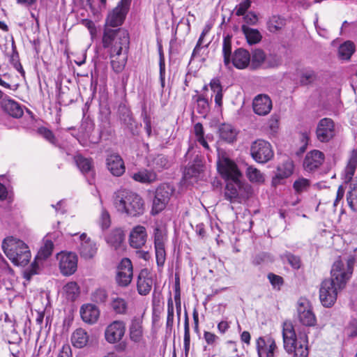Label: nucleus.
Returning <instances> with one entry per match:
<instances>
[{"instance_id":"1","label":"nucleus","mask_w":357,"mask_h":357,"mask_svg":"<svg viewBox=\"0 0 357 357\" xmlns=\"http://www.w3.org/2000/svg\"><path fill=\"white\" fill-rule=\"evenodd\" d=\"M355 258L350 257L347 260V266L341 259L335 261L331 269V278L324 280L319 289V298L326 307L333 306L338 293L345 287L354 268Z\"/></svg>"},{"instance_id":"2","label":"nucleus","mask_w":357,"mask_h":357,"mask_svg":"<svg viewBox=\"0 0 357 357\" xmlns=\"http://www.w3.org/2000/svg\"><path fill=\"white\" fill-rule=\"evenodd\" d=\"M130 38L126 30L111 31L106 29L102 34V45L107 49L113 70L119 73L123 71L127 61L126 52L128 49Z\"/></svg>"},{"instance_id":"3","label":"nucleus","mask_w":357,"mask_h":357,"mask_svg":"<svg viewBox=\"0 0 357 357\" xmlns=\"http://www.w3.org/2000/svg\"><path fill=\"white\" fill-rule=\"evenodd\" d=\"M112 204L118 213L129 217H139L144 212L143 199L127 189H120L114 192Z\"/></svg>"},{"instance_id":"4","label":"nucleus","mask_w":357,"mask_h":357,"mask_svg":"<svg viewBox=\"0 0 357 357\" xmlns=\"http://www.w3.org/2000/svg\"><path fill=\"white\" fill-rule=\"evenodd\" d=\"M282 337L284 349L289 354H294L293 357H307V335H299L297 338L294 326L291 321L287 320L282 324Z\"/></svg>"},{"instance_id":"5","label":"nucleus","mask_w":357,"mask_h":357,"mask_svg":"<svg viewBox=\"0 0 357 357\" xmlns=\"http://www.w3.org/2000/svg\"><path fill=\"white\" fill-rule=\"evenodd\" d=\"M2 248L7 257L16 266H26L30 261L31 252L22 241L9 236L3 239Z\"/></svg>"},{"instance_id":"6","label":"nucleus","mask_w":357,"mask_h":357,"mask_svg":"<svg viewBox=\"0 0 357 357\" xmlns=\"http://www.w3.org/2000/svg\"><path fill=\"white\" fill-rule=\"evenodd\" d=\"M222 55L224 64L227 68H231L232 64L238 69H244L250 63V54L245 49L238 48L231 55V37L229 36L223 38Z\"/></svg>"},{"instance_id":"7","label":"nucleus","mask_w":357,"mask_h":357,"mask_svg":"<svg viewBox=\"0 0 357 357\" xmlns=\"http://www.w3.org/2000/svg\"><path fill=\"white\" fill-rule=\"evenodd\" d=\"M242 177H237L227 181L225 190V199L231 202H238L241 199H248L252 193L251 186L241 180Z\"/></svg>"},{"instance_id":"8","label":"nucleus","mask_w":357,"mask_h":357,"mask_svg":"<svg viewBox=\"0 0 357 357\" xmlns=\"http://www.w3.org/2000/svg\"><path fill=\"white\" fill-rule=\"evenodd\" d=\"M250 155L257 162L266 163L273 158L274 153L269 142L257 139L251 144Z\"/></svg>"},{"instance_id":"9","label":"nucleus","mask_w":357,"mask_h":357,"mask_svg":"<svg viewBox=\"0 0 357 357\" xmlns=\"http://www.w3.org/2000/svg\"><path fill=\"white\" fill-rule=\"evenodd\" d=\"M154 248L156 264L159 269H162L166 261L165 245L167 241V235L165 230L156 227L154 229Z\"/></svg>"},{"instance_id":"10","label":"nucleus","mask_w":357,"mask_h":357,"mask_svg":"<svg viewBox=\"0 0 357 357\" xmlns=\"http://www.w3.org/2000/svg\"><path fill=\"white\" fill-rule=\"evenodd\" d=\"M128 12V3L122 0L118 6L109 12L105 20L103 31L107 29L111 31L125 30L124 29H112V27H117L121 26L126 17Z\"/></svg>"},{"instance_id":"11","label":"nucleus","mask_w":357,"mask_h":357,"mask_svg":"<svg viewBox=\"0 0 357 357\" xmlns=\"http://www.w3.org/2000/svg\"><path fill=\"white\" fill-rule=\"evenodd\" d=\"M217 169L226 181L237 177H242L236 164L225 154L219 155L217 161Z\"/></svg>"},{"instance_id":"12","label":"nucleus","mask_w":357,"mask_h":357,"mask_svg":"<svg viewBox=\"0 0 357 357\" xmlns=\"http://www.w3.org/2000/svg\"><path fill=\"white\" fill-rule=\"evenodd\" d=\"M173 192V188L167 183L161 184L157 188L153 201V214H158L165 209Z\"/></svg>"},{"instance_id":"13","label":"nucleus","mask_w":357,"mask_h":357,"mask_svg":"<svg viewBox=\"0 0 357 357\" xmlns=\"http://www.w3.org/2000/svg\"><path fill=\"white\" fill-rule=\"evenodd\" d=\"M133 276L131 261L128 258L123 259L117 267L116 282L119 286L125 287L130 284Z\"/></svg>"},{"instance_id":"14","label":"nucleus","mask_w":357,"mask_h":357,"mask_svg":"<svg viewBox=\"0 0 357 357\" xmlns=\"http://www.w3.org/2000/svg\"><path fill=\"white\" fill-rule=\"evenodd\" d=\"M335 135L334 121L329 118L321 119L317 126L316 136L321 142H328Z\"/></svg>"},{"instance_id":"15","label":"nucleus","mask_w":357,"mask_h":357,"mask_svg":"<svg viewBox=\"0 0 357 357\" xmlns=\"http://www.w3.org/2000/svg\"><path fill=\"white\" fill-rule=\"evenodd\" d=\"M61 273L63 275H71L77 268V257L73 252H61L57 256Z\"/></svg>"},{"instance_id":"16","label":"nucleus","mask_w":357,"mask_h":357,"mask_svg":"<svg viewBox=\"0 0 357 357\" xmlns=\"http://www.w3.org/2000/svg\"><path fill=\"white\" fill-rule=\"evenodd\" d=\"M298 317L299 321L304 326H312L316 324V317L311 310L308 301L300 299L298 302Z\"/></svg>"},{"instance_id":"17","label":"nucleus","mask_w":357,"mask_h":357,"mask_svg":"<svg viewBox=\"0 0 357 357\" xmlns=\"http://www.w3.org/2000/svg\"><path fill=\"white\" fill-rule=\"evenodd\" d=\"M126 331V324L123 321H112L105 331L106 340L109 343L119 342L123 337Z\"/></svg>"},{"instance_id":"18","label":"nucleus","mask_w":357,"mask_h":357,"mask_svg":"<svg viewBox=\"0 0 357 357\" xmlns=\"http://www.w3.org/2000/svg\"><path fill=\"white\" fill-rule=\"evenodd\" d=\"M256 347L259 357L266 354V357H275L278 347L275 340L271 336L259 337L256 341Z\"/></svg>"},{"instance_id":"19","label":"nucleus","mask_w":357,"mask_h":357,"mask_svg":"<svg viewBox=\"0 0 357 357\" xmlns=\"http://www.w3.org/2000/svg\"><path fill=\"white\" fill-rule=\"evenodd\" d=\"M325 160V155L319 150H312L307 153L303 160V168L311 172L319 169Z\"/></svg>"},{"instance_id":"20","label":"nucleus","mask_w":357,"mask_h":357,"mask_svg":"<svg viewBox=\"0 0 357 357\" xmlns=\"http://www.w3.org/2000/svg\"><path fill=\"white\" fill-rule=\"evenodd\" d=\"M153 276L150 271L147 268H143L140 271L137 281V290L139 294L142 296L148 295L153 286Z\"/></svg>"},{"instance_id":"21","label":"nucleus","mask_w":357,"mask_h":357,"mask_svg":"<svg viewBox=\"0 0 357 357\" xmlns=\"http://www.w3.org/2000/svg\"><path fill=\"white\" fill-rule=\"evenodd\" d=\"M1 107L5 113L13 118L20 119L24 114L22 105L7 96L4 95L3 97V100L1 101Z\"/></svg>"},{"instance_id":"22","label":"nucleus","mask_w":357,"mask_h":357,"mask_svg":"<svg viewBox=\"0 0 357 357\" xmlns=\"http://www.w3.org/2000/svg\"><path fill=\"white\" fill-rule=\"evenodd\" d=\"M147 233L146 228L141 225L132 228L129 236V243L132 248H142L146 243Z\"/></svg>"},{"instance_id":"23","label":"nucleus","mask_w":357,"mask_h":357,"mask_svg":"<svg viewBox=\"0 0 357 357\" xmlns=\"http://www.w3.org/2000/svg\"><path fill=\"white\" fill-rule=\"evenodd\" d=\"M108 170L115 176H121L126 170L122 158L116 153H110L106 159Z\"/></svg>"},{"instance_id":"24","label":"nucleus","mask_w":357,"mask_h":357,"mask_svg":"<svg viewBox=\"0 0 357 357\" xmlns=\"http://www.w3.org/2000/svg\"><path fill=\"white\" fill-rule=\"evenodd\" d=\"M252 107L255 114L259 116H265L272 109V101L267 95L260 94L253 100Z\"/></svg>"},{"instance_id":"25","label":"nucleus","mask_w":357,"mask_h":357,"mask_svg":"<svg viewBox=\"0 0 357 357\" xmlns=\"http://www.w3.org/2000/svg\"><path fill=\"white\" fill-rule=\"evenodd\" d=\"M294 162L291 160H287L277 168V173L273 178L272 183L276 186L282 183V181L289 178L294 172Z\"/></svg>"},{"instance_id":"26","label":"nucleus","mask_w":357,"mask_h":357,"mask_svg":"<svg viewBox=\"0 0 357 357\" xmlns=\"http://www.w3.org/2000/svg\"><path fill=\"white\" fill-rule=\"evenodd\" d=\"M80 245L79 253L85 259L92 258L96 253L97 247L90 238L87 237L85 233L82 234L79 237Z\"/></svg>"},{"instance_id":"27","label":"nucleus","mask_w":357,"mask_h":357,"mask_svg":"<svg viewBox=\"0 0 357 357\" xmlns=\"http://www.w3.org/2000/svg\"><path fill=\"white\" fill-rule=\"evenodd\" d=\"M143 317L134 316L129 325V335L132 341L139 342L143 337Z\"/></svg>"},{"instance_id":"28","label":"nucleus","mask_w":357,"mask_h":357,"mask_svg":"<svg viewBox=\"0 0 357 357\" xmlns=\"http://www.w3.org/2000/svg\"><path fill=\"white\" fill-rule=\"evenodd\" d=\"M82 320L88 324H94L97 321L100 312L98 308L92 304L84 305L80 309Z\"/></svg>"},{"instance_id":"29","label":"nucleus","mask_w":357,"mask_h":357,"mask_svg":"<svg viewBox=\"0 0 357 357\" xmlns=\"http://www.w3.org/2000/svg\"><path fill=\"white\" fill-rule=\"evenodd\" d=\"M125 234L122 229L116 228L106 236V241L111 247L116 250L123 242Z\"/></svg>"},{"instance_id":"30","label":"nucleus","mask_w":357,"mask_h":357,"mask_svg":"<svg viewBox=\"0 0 357 357\" xmlns=\"http://www.w3.org/2000/svg\"><path fill=\"white\" fill-rule=\"evenodd\" d=\"M75 162L83 174L93 175V160L91 158H86L81 155H75Z\"/></svg>"},{"instance_id":"31","label":"nucleus","mask_w":357,"mask_h":357,"mask_svg":"<svg viewBox=\"0 0 357 357\" xmlns=\"http://www.w3.org/2000/svg\"><path fill=\"white\" fill-rule=\"evenodd\" d=\"M89 341V335L85 330L79 328L76 329L72 334V344L77 348L81 349L84 347Z\"/></svg>"},{"instance_id":"32","label":"nucleus","mask_w":357,"mask_h":357,"mask_svg":"<svg viewBox=\"0 0 357 357\" xmlns=\"http://www.w3.org/2000/svg\"><path fill=\"white\" fill-rule=\"evenodd\" d=\"M149 165L155 171L162 172L168 169L171 166V163L167 156L158 154L149 161Z\"/></svg>"},{"instance_id":"33","label":"nucleus","mask_w":357,"mask_h":357,"mask_svg":"<svg viewBox=\"0 0 357 357\" xmlns=\"http://www.w3.org/2000/svg\"><path fill=\"white\" fill-rule=\"evenodd\" d=\"M286 25V19L280 15H273L267 21L268 30L271 33H276L282 30Z\"/></svg>"},{"instance_id":"34","label":"nucleus","mask_w":357,"mask_h":357,"mask_svg":"<svg viewBox=\"0 0 357 357\" xmlns=\"http://www.w3.org/2000/svg\"><path fill=\"white\" fill-rule=\"evenodd\" d=\"M241 30L245 36L247 42L250 45L257 44L260 42L262 38L261 34L256 29H252L243 24L241 26Z\"/></svg>"},{"instance_id":"35","label":"nucleus","mask_w":357,"mask_h":357,"mask_svg":"<svg viewBox=\"0 0 357 357\" xmlns=\"http://www.w3.org/2000/svg\"><path fill=\"white\" fill-rule=\"evenodd\" d=\"M132 178L138 182L151 183L157 180V174L153 170L143 169L135 173Z\"/></svg>"},{"instance_id":"36","label":"nucleus","mask_w":357,"mask_h":357,"mask_svg":"<svg viewBox=\"0 0 357 357\" xmlns=\"http://www.w3.org/2000/svg\"><path fill=\"white\" fill-rule=\"evenodd\" d=\"M219 134L221 139L232 142L236 139L237 132L230 124L223 123L220 126Z\"/></svg>"},{"instance_id":"37","label":"nucleus","mask_w":357,"mask_h":357,"mask_svg":"<svg viewBox=\"0 0 357 357\" xmlns=\"http://www.w3.org/2000/svg\"><path fill=\"white\" fill-rule=\"evenodd\" d=\"M357 165V151H353L352 155L349 161L344 169V179L345 182H350L355 173Z\"/></svg>"},{"instance_id":"38","label":"nucleus","mask_w":357,"mask_h":357,"mask_svg":"<svg viewBox=\"0 0 357 357\" xmlns=\"http://www.w3.org/2000/svg\"><path fill=\"white\" fill-rule=\"evenodd\" d=\"M118 114L119 118L123 124L126 126H131L132 124L133 119L130 108L126 103L121 102L118 107Z\"/></svg>"},{"instance_id":"39","label":"nucleus","mask_w":357,"mask_h":357,"mask_svg":"<svg viewBox=\"0 0 357 357\" xmlns=\"http://www.w3.org/2000/svg\"><path fill=\"white\" fill-rule=\"evenodd\" d=\"M63 290L66 298L71 301H75L79 295V287L75 282H68L63 287Z\"/></svg>"},{"instance_id":"40","label":"nucleus","mask_w":357,"mask_h":357,"mask_svg":"<svg viewBox=\"0 0 357 357\" xmlns=\"http://www.w3.org/2000/svg\"><path fill=\"white\" fill-rule=\"evenodd\" d=\"M264 52L260 49H256L252 52V56L250 55V64L252 69H257L261 67L266 59Z\"/></svg>"},{"instance_id":"41","label":"nucleus","mask_w":357,"mask_h":357,"mask_svg":"<svg viewBox=\"0 0 357 357\" xmlns=\"http://www.w3.org/2000/svg\"><path fill=\"white\" fill-rule=\"evenodd\" d=\"M347 201L349 208L357 212V181L350 185V190L347 194Z\"/></svg>"},{"instance_id":"42","label":"nucleus","mask_w":357,"mask_h":357,"mask_svg":"<svg viewBox=\"0 0 357 357\" xmlns=\"http://www.w3.org/2000/svg\"><path fill=\"white\" fill-rule=\"evenodd\" d=\"M54 243L51 240L45 239L43 241V245L39 250L36 259H45L49 257L52 252Z\"/></svg>"},{"instance_id":"43","label":"nucleus","mask_w":357,"mask_h":357,"mask_svg":"<svg viewBox=\"0 0 357 357\" xmlns=\"http://www.w3.org/2000/svg\"><path fill=\"white\" fill-rule=\"evenodd\" d=\"M355 47L353 43L347 41L342 44L338 50L339 56L342 59H349L354 52Z\"/></svg>"},{"instance_id":"44","label":"nucleus","mask_w":357,"mask_h":357,"mask_svg":"<svg viewBox=\"0 0 357 357\" xmlns=\"http://www.w3.org/2000/svg\"><path fill=\"white\" fill-rule=\"evenodd\" d=\"M246 175L252 183H263L264 181V174L258 169L252 166L247 168Z\"/></svg>"},{"instance_id":"45","label":"nucleus","mask_w":357,"mask_h":357,"mask_svg":"<svg viewBox=\"0 0 357 357\" xmlns=\"http://www.w3.org/2000/svg\"><path fill=\"white\" fill-rule=\"evenodd\" d=\"M112 307L116 314H125L128 310V303L125 299L117 297L111 303Z\"/></svg>"},{"instance_id":"46","label":"nucleus","mask_w":357,"mask_h":357,"mask_svg":"<svg viewBox=\"0 0 357 357\" xmlns=\"http://www.w3.org/2000/svg\"><path fill=\"white\" fill-rule=\"evenodd\" d=\"M281 259L287 260L289 264L294 269H299L301 266V260L300 257L293 255L292 253L286 251L284 253L281 255Z\"/></svg>"},{"instance_id":"47","label":"nucleus","mask_w":357,"mask_h":357,"mask_svg":"<svg viewBox=\"0 0 357 357\" xmlns=\"http://www.w3.org/2000/svg\"><path fill=\"white\" fill-rule=\"evenodd\" d=\"M190 326H189V319L187 312L185 313V319H184V337H183V344H184V351L185 354L187 356L188 355L190 351Z\"/></svg>"},{"instance_id":"48","label":"nucleus","mask_w":357,"mask_h":357,"mask_svg":"<svg viewBox=\"0 0 357 357\" xmlns=\"http://www.w3.org/2000/svg\"><path fill=\"white\" fill-rule=\"evenodd\" d=\"M141 116L144 123V129L146 132L147 135L150 137L151 135V116L148 114L147 108L145 103H144L142 107Z\"/></svg>"},{"instance_id":"49","label":"nucleus","mask_w":357,"mask_h":357,"mask_svg":"<svg viewBox=\"0 0 357 357\" xmlns=\"http://www.w3.org/2000/svg\"><path fill=\"white\" fill-rule=\"evenodd\" d=\"M317 78L315 72L312 70H305L302 72L300 82L302 85H307L313 82Z\"/></svg>"},{"instance_id":"50","label":"nucleus","mask_w":357,"mask_h":357,"mask_svg":"<svg viewBox=\"0 0 357 357\" xmlns=\"http://www.w3.org/2000/svg\"><path fill=\"white\" fill-rule=\"evenodd\" d=\"M202 171V166L199 165H192L187 167L184 170V177L188 179L192 177H197Z\"/></svg>"},{"instance_id":"51","label":"nucleus","mask_w":357,"mask_h":357,"mask_svg":"<svg viewBox=\"0 0 357 357\" xmlns=\"http://www.w3.org/2000/svg\"><path fill=\"white\" fill-rule=\"evenodd\" d=\"M98 223L102 230H105L110 227V225H111L110 215H109V212L104 208L101 211Z\"/></svg>"},{"instance_id":"52","label":"nucleus","mask_w":357,"mask_h":357,"mask_svg":"<svg viewBox=\"0 0 357 357\" xmlns=\"http://www.w3.org/2000/svg\"><path fill=\"white\" fill-rule=\"evenodd\" d=\"M252 1L250 0H244L237 5L235 8V14L236 16L245 15L247 10L250 8Z\"/></svg>"},{"instance_id":"53","label":"nucleus","mask_w":357,"mask_h":357,"mask_svg":"<svg viewBox=\"0 0 357 357\" xmlns=\"http://www.w3.org/2000/svg\"><path fill=\"white\" fill-rule=\"evenodd\" d=\"M91 296L94 302L104 303L107 298V294L104 289H98L92 294Z\"/></svg>"},{"instance_id":"54","label":"nucleus","mask_w":357,"mask_h":357,"mask_svg":"<svg viewBox=\"0 0 357 357\" xmlns=\"http://www.w3.org/2000/svg\"><path fill=\"white\" fill-rule=\"evenodd\" d=\"M310 186V181L305 178H299L294 181L293 187L296 192H301Z\"/></svg>"},{"instance_id":"55","label":"nucleus","mask_w":357,"mask_h":357,"mask_svg":"<svg viewBox=\"0 0 357 357\" xmlns=\"http://www.w3.org/2000/svg\"><path fill=\"white\" fill-rule=\"evenodd\" d=\"M238 349L235 342L227 341L225 347V357H238L237 354Z\"/></svg>"},{"instance_id":"56","label":"nucleus","mask_w":357,"mask_h":357,"mask_svg":"<svg viewBox=\"0 0 357 357\" xmlns=\"http://www.w3.org/2000/svg\"><path fill=\"white\" fill-rule=\"evenodd\" d=\"M159 67H160V80L161 86H165V63L164 54L161 50H160V59H159Z\"/></svg>"},{"instance_id":"57","label":"nucleus","mask_w":357,"mask_h":357,"mask_svg":"<svg viewBox=\"0 0 357 357\" xmlns=\"http://www.w3.org/2000/svg\"><path fill=\"white\" fill-rule=\"evenodd\" d=\"M268 279L269 280L271 285L274 288L278 287V289H280V287L284 283V280L281 276L272 273L268 274Z\"/></svg>"},{"instance_id":"58","label":"nucleus","mask_w":357,"mask_h":357,"mask_svg":"<svg viewBox=\"0 0 357 357\" xmlns=\"http://www.w3.org/2000/svg\"><path fill=\"white\" fill-rule=\"evenodd\" d=\"M174 322V305L172 298L170 297L167 301V326L172 327Z\"/></svg>"},{"instance_id":"59","label":"nucleus","mask_w":357,"mask_h":357,"mask_svg":"<svg viewBox=\"0 0 357 357\" xmlns=\"http://www.w3.org/2000/svg\"><path fill=\"white\" fill-rule=\"evenodd\" d=\"M82 24L86 27L90 33L91 38H93L96 36L97 29L94 22L89 19H84L82 20Z\"/></svg>"},{"instance_id":"60","label":"nucleus","mask_w":357,"mask_h":357,"mask_svg":"<svg viewBox=\"0 0 357 357\" xmlns=\"http://www.w3.org/2000/svg\"><path fill=\"white\" fill-rule=\"evenodd\" d=\"M86 1L87 3V5L89 6L91 11L93 13H97L98 11V10H101L102 9H105L106 8L107 0H98L99 3H98V6H96L94 3L93 0H86Z\"/></svg>"},{"instance_id":"61","label":"nucleus","mask_w":357,"mask_h":357,"mask_svg":"<svg viewBox=\"0 0 357 357\" xmlns=\"http://www.w3.org/2000/svg\"><path fill=\"white\" fill-rule=\"evenodd\" d=\"M280 63V59L275 55H269L264 62L266 68H273L278 66Z\"/></svg>"},{"instance_id":"62","label":"nucleus","mask_w":357,"mask_h":357,"mask_svg":"<svg viewBox=\"0 0 357 357\" xmlns=\"http://www.w3.org/2000/svg\"><path fill=\"white\" fill-rule=\"evenodd\" d=\"M40 134L44 137L50 142L54 144L55 142V137L53 132L45 128H41L39 129Z\"/></svg>"},{"instance_id":"63","label":"nucleus","mask_w":357,"mask_h":357,"mask_svg":"<svg viewBox=\"0 0 357 357\" xmlns=\"http://www.w3.org/2000/svg\"><path fill=\"white\" fill-rule=\"evenodd\" d=\"M204 338L206 343L209 345L215 344L219 339V337L214 333L205 331L204 333Z\"/></svg>"},{"instance_id":"64","label":"nucleus","mask_w":357,"mask_h":357,"mask_svg":"<svg viewBox=\"0 0 357 357\" xmlns=\"http://www.w3.org/2000/svg\"><path fill=\"white\" fill-rule=\"evenodd\" d=\"M210 86L211 90L215 93L222 92V86L220 84L219 79L218 78H214L211 79L210 82Z\"/></svg>"}]
</instances>
